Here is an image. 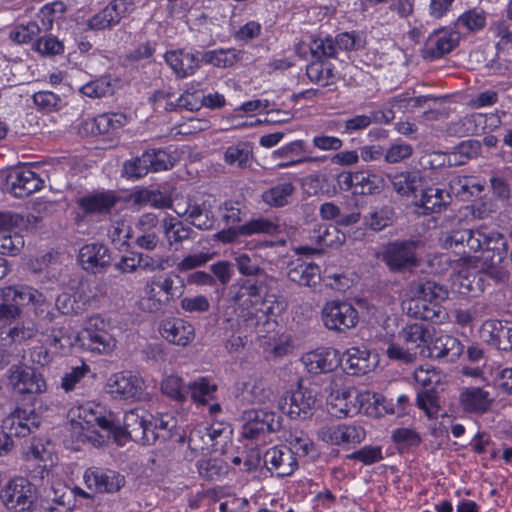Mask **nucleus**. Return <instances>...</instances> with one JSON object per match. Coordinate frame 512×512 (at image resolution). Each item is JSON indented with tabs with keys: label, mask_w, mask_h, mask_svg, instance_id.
Wrapping results in <instances>:
<instances>
[{
	"label": "nucleus",
	"mask_w": 512,
	"mask_h": 512,
	"mask_svg": "<svg viewBox=\"0 0 512 512\" xmlns=\"http://www.w3.org/2000/svg\"><path fill=\"white\" fill-rule=\"evenodd\" d=\"M68 415L70 433L77 442L102 446L110 437L120 444L126 437L135 441L150 442L151 414L144 409L137 408L125 413L123 427L118 426L111 415H101L90 405L74 407Z\"/></svg>",
	"instance_id": "f257e3e1"
},
{
	"label": "nucleus",
	"mask_w": 512,
	"mask_h": 512,
	"mask_svg": "<svg viewBox=\"0 0 512 512\" xmlns=\"http://www.w3.org/2000/svg\"><path fill=\"white\" fill-rule=\"evenodd\" d=\"M111 321L100 314L87 317L71 345L97 355H110L118 346Z\"/></svg>",
	"instance_id": "f03ea898"
},
{
	"label": "nucleus",
	"mask_w": 512,
	"mask_h": 512,
	"mask_svg": "<svg viewBox=\"0 0 512 512\" xmlns=\"http://www.w3.org/2000/svg\"><path fill=\"white\" fill-rule=\"evenodd\" d=\"M441 244L446 249H452L459 245H464L474 251L480 250H506V242L503 236L494 231L486 229L478 230H455L445 233L441 237Z\"/></svg>",
	"instance_id": "7ed1b4c3"
},
{
	"label": "nucleus",
	"mask_w": 512,
	"mask_h": 512,
	"mask_svg": "<svg viewBox=\"0 0 512 512\" xmlns=\"http://www.w3.org/2000/svg\"><path fill=\"white\" fill-rule=\"evenodd\" d=\"M341 376L334 377L330 384V393L327 397V404L330 412L337 418H345L356 414L359 411L357 401L369 400L370 392L355 393L350 385H344Z\"/></svg>",
	"instance_id": "20e7f679"
},
{
	"label": "nucleus",
	"mask_w": 512,
	"mask_h": 512,
	"mask_svg": "<svg viewBox=\"0 0 512 512\" xmlns=\"http://www.w3.org/2000/svg\"><path fill=\"white\" fill-rule=\"evenodd\" d=\"M231 429L224 423L200 424L189 435V445L196 452L223 451L230 440Z\"/></svg>",
	"instance_id": "39448f33"
},
{
	"label": "nucleus",
	"mask_w": 512,
	"mask_h": 512,
	"mask_svg": "<svg viewBox=\"0 0 512 512\" xmlns=\"http://www.w3.org/2000/svg\"><path fill=\"white\" fill-rule=\"evenodd\" d=\"M321 320L328 330L344 333L357 325L359 315L351 303L330 300L321 309Z\"/></svg>",
	"instance_id": "423d86ee"
},
{
	"label": "nucleus",
	"mask_w": 512,
	"mask_h": 512,
	"mask_svg": "<svg viewBox=\"0 0 512 512\" xmlns=\"http://www.w3.org/2000/svg\"><path fill=\"white\" fill-rule=\"evenodd\" d=\"M279 409L292 419H305L320 406L317 392L299 385L289 395L279 401Z\"/></svg>",
	"instance_id": "0eeeda50"
},
{
	"label": "nucleus",
	"mask_w": 512,
	"mask_h": 512,
	"mask_svg": "<svg viewBox=\"0 0 512 512\" xmlns=\"http://www.w3.org/2000/svg\"><path fill=\"white\" fill-rule=\"evenodd\" d=\"M7 378L13 391L21 395H41L48 389L44 375L27 365L11 366Z\"/></svg>",
	"instance_id": "6e6552de"
},
{
	"label": "nucleus",
	"mask_w": 512,
	"mask_h": 512,
	"mask_svg": "<svg viewBox=\"0 0 512 512\" xmlns=\"http://www.w3.org/2000/svg\"><path fill=\"white\" fill-rule=\"evenodd\" d=\"M108 392L115 399L143 400L147 393L145 380L131 371H122L111 375L107 383Z\"/></svg>",
	"instance_id": "1a4fd4ad"
},
{
	"label": "nucleus",
	"mask_w": 512,
	"mask_h": 512,
	"mask_svg": "<svg viewBox=\"0 0 512 512\" xmlns=\"http://www.w3.org/2000/svg\"><path fill=\"white\" fill-rule=\"evenodd\" d=\"M0 498L4 506L16 512L29 510L35 502V490L24 477H15L3 487Z\"/></svg>",
	"instance_id": "9d476101"
},
{
	"label": "nucleus",
	"mask_w": 512,
	"mask_h": 512,
	"mask_svg": "<svg viewBox=\"0 0 512 512\" xmlns=\"http://www.w3.org/2000/svg\"><path fill=\"white\" fill-rule=\"evenodd\" d=\"M242 434L245 438H256L260 434L277 431L281 426L280 416L267 408L244 411Z\"/></svg>",
	"instance_id": "9b49d317"
},
{
	"label": "nucleus",
	"mask_w": 512,
	"mask_h": 512,
	"mask_svg": "<svg viewBox=\"0 0 512 512\" xmlns=\"http://www.w3.org/2000/svg\"><path fill=\"white\" fill-rule=\"evenodd\" d=\"M318 438L331 445H356L364 441L366 432L356 424L325 425L317 432Z\"/></svg>",
	"instance_id": "f8f14e48"
},
{
	"label": "nucleus",
	"mask_w": 512,
	"mask_h": 512,
	"mask_svg": "<svg viewBox=\"0 0 512 512\" xmlns=\"http://www.w3.org/2000/svg\"><path fill=\"white\" fill-rule=\"evenodd\" d=\"M401 306L408 316L416 319L441 322L445 318L440 305H431L421 295L410 294V284L402 292Z\"/></svg>",
	"instance_id": "ddd939ff"
},
{
	"label": "nucleus",
	"mask_w": 512,
	"mask_h": 512,
	"mask_svg": "<svg viewBox=\"0 0 512 512\" xmlns=\"http://www.w3.org/2000/svg\"><path fill=\"white\" fill-rule=\"evenodd\" d=\"M305 369L318 375L334 371L341 364L340 352L331 347H320L305 353L301 357Z\"/></svg>",
	"instance_id": "4468645a"
},
{
	"label": "nucleus",
	"mask_w": 512,
	"mask_h": 512,
	"mask_svg": "<svg viewBox=\"0 0 512 512\" xmlns=\"http://www.w3.org/2000/svg\"><path fill=\"white\" fill-rule=\"evenodd\" d=\"M134 10L131 0H113L88 20L89 28L102 30L117 25Z\"/></svg>",
	"instance_id": "2eb2a0df"
},
{
	"label": "nucleus",
	"mask_w": 512,
	"mask_h": 512,
	"mask_svg": "<svg viewBox=\"0 0 512 512\" xmlns=\"http://www.w3.org/2000/svg\"><path fill=\"white\" fill-rule=\"evenodd\" d=\"M341 364L350 375H364L378 365V357L365 348L350 347L341 356Z\"/></svg>",
	"instance_id": "dca6fc26"
},
{
	"label": "nucleus",
	"mask_w": 512,
	"mask_h": 512,
	"mask_svg": "<svg viewBox=\"0 0 512 512\" xmlns=\"http://www.w3.org/2000/svg\"><path fill=\"white\" fill-rule=\"evenodd\" d=\"M158 330L162 338L177 346L185 347L195 338L193 325L181 318L168 317L163 319Z\"/></svg>",
	"instance_id": "f3484780"
},
{
	"label": "nucleus",
	"mask_w": 512,
	"mask_h": 512,
	"mask_svg": "<svg viewBox=\"0 0 512 512\" xmlns=\"http://www.w3.org/2000/svg\"><path fill=\"white\" fill-rule=\"evenodd\" d=\"M8 183L16 197H26L42 189L43 179L29 167H20L9 173Z\"/></svg>",
	"instance_id": "a211bd4d"
},
{
	"label": "nucleus",
	"mask_w": 512,
	"mask_h": 512,
	"mask_svg": "<svg viewBox=\"0 0 512 512\" xmlns=\"http://www.w3.org/2000/svg\"><path fill=\"white\" fill-rule=\"evenodd\" d=\"M416 249L415 242L392 243L386 248L383 259L391 270L399 271L416 265Z\"/></svg>",
	"instance_id": "6ab92c4d"
},
{
	"label": "nucleus",
	"mask_w": 512,
	"mask_h": 512,
	"mask_svg": "<svg viewBox=\"0 0 512 512\" xmlns=\"http://www.w3.org/2000/svg\"><path fill=\"white\" fill-rule=\"evenodd\" d=\"M432 336L428 344L426 356L443 358L448 357L451 361L457 359L462 353L464 346L455 337L431 329Z\"/></svg>",
	"instance_id": "aec40b11"
},
{
	"label": "nucleus",
	"mask_w": 512,
	"mask_h": 512,
	"mask_svg": "<svg viewBox=\"0 0 512 512\" xmlns=\"http://www.w3.org/2000/svg\"><path fill=\"white\" fill-rule=\"evenodd\" d=\"M459 32L442 29L431 34L425 44L424 54L429 59H436L450 53L459 43Z\"/></svg>",
	"instance_id": "412c9836"
},
{
	"label": "nucleus",
	"mask_w": 512,
	"mask_h": 512,
	"mask_svg": "<svg viewBox=\"0 0 512 512\" xmlns=\"http://www.w3.org/2000/svg\"><path fill=\"white\" fill-rule=\"evenodd\" d=\"M84 482L95 492H115L124 485V478L114 471H103L98 468H89L85 471Z\"/></svg>",
	"instance_id": "4be33fe9"
},
{
	"label": "nucleus",
	"mask_w": 512,
	"mask_h": 512,
	"mask_svg": "<svg viewBox=\"0 0 512 512\" xmlns=\"http://www.w3.org/2000/svg\"><path fill=\"white\" fill-rule=\"evenodd\" d=\"M40 418L32 409L17 408L3 422L6 429L18 437H25L38 428Z\"/></svg>",
	"instance_id": "5701e85b"
},
{
	"label": "nucleus",
	"mask_w": 512,
	"mask_h": 512,
	"mask_svg": "<svg viewBox=\"0 0 512 512\" xmlns=\"http://www.w3.org/2000/svg\"><path fill=\"white\" fill-rule=\"evenodd\" d=\"M264 462L270 471L281 477L291 475L297 468L294 453L286 446L268 449L264 455Z\"/></svg>",
	"instance_id": "b1692460"
},
{
	"label": "nucleus",
	"mask_w": 512,
	"mask_h": 512,
	"mask_svg": "<svg viewBox=\"0 0 512 512\" xmlns=\"http://www.w3.org/2000/svg\"><path fill=\"white\" fill-rule=\"evenodd\" d=\"M0 297L7 301H14L20 305L31 306L36 313L43 311L47 300L42 292L30 286L22 287H5L0 290Z\"/></svg>",
	"instance_id": "393cba45"
},
{
	"label": "nucleus",
	"mask_w": 512,
	"mask_h": 512,
	"mask_svg": "<svg viewBox=\"0 0 512 512\" xmlns=\"http://www.w3.org/2000/svg\"><path fill=\"white\" fill-rule=\"evenodd\" d=\"M432 331L421 323L406 325L398 334L399 340L417 355L426 356Z\"/></svg>",
	"instance_id": "a878e982"
},
{
	"label": "nucleus",
	"mask_w": 512,
	"mask_h": 512,
	"mask_svg": "<svg viewBox=\"0 0 512 512\" xmlns=\"http://www.w3.org/2000/svg\"><path fill=\"white\" fill-rule=\"evenodd\" d=\"M78 260L84 270L95 273L109 265V250L103 244H86L79 250Z\"/></svg>",
	"instance_id": "bb28decb"
},
{
	"label": "nucleus",
	"mask_w": 512,
	"mask_h": 512,
	"mask_svg": "<svg viewBox=\"0 0 512 512\" xmlns=\"http://www.w3.org/2000/svg\"><path fill=\"white\" fill-rule=\"evenodd\" d=\"M164 58L166 63L179 78L193 75L200 66V60L196 55L185 49L168 51L164 55Z\"/></svg>",
	"instance_id": "cd10ccee"
},
{
	"label": "nucleus",
	"mask_w": 512,
	"mask_h": 512,
	"mask_svg": "<svg viewBox=\"0 0 512 512\" xmlns=\"http://www.w3.org/2000/svg\"><path fill=\"white\" fill-rule=\"evenodd\" d=\"M159 219L154 213H145L141 215L135 228L138 232L136 237V244L138 247L145 250H154L159 243V236L156 233L158 229Z\"/></svg>",
	"instance_id": "c85d7f7f"
},
{
	"label": "nucleus",
	"mask_w": 512,
	"mask_h": 512,
	"mask_svg": "<svg viewBox=\"0 0 512 512\" xmlns=\"http://www.w3.org/2000/svg\"><path fill=\"white\" fill-rule=\"evenodd\" d=\"M305 151L306 143L304 140L299 139L274 150L270 157L276 162V168H288L311 161L313 158L310 157L295 158Z\"/></svg>",
	"instance_id": "c756f323"
},
{
	"label": "nucleus",
	"mask_w": 512,
	"mask_h": 512,
	"mask_svg": "<svg viewBox=\"0 0 512 512\" xmlns=\"http://www.w3.org/2000/svg\"><path fill=\"white\" fill-rule=\"evenodd\" d=\"M287 276L290 281L305 287L315 288L321 281V272L313 262H297L289 269Z\"/></svg>",
	"instance_id": "7c9ffc66"
},
{
	"label": "nucleus",
	"mask_w": 512,
	"mask_h": 512,
	"mask_svg": "<svg viewBox=\"0 0 512 512\" xmlns=\"http://www.w3.org/2000/svg\"><path fill=\"white\" fill-rule=\"evenodd\" d=\"M37 327L32 321H22L9 328H0V344L3 346L21 345L37 334Z\"/></svg>",
	"instance_id": "2f4dec72"
},
{
	"label": "nucleus",
	"mask_w": 512,
	"mask_h": 512,
	"mask_svg": "<svg viewBox=\"0 0 512 512\" xmlns=\"http://www.w3.org/2000/svg\"><path fill=\"white\" fill-rule=\"evenodd\" d=\"M410 284V294L421 295L431 305H439L448 299L449 291L443 285L431 280L412 281Z\"/></svg>",
	"instance_id": "473e14b6"
},
{
	"label": "nucleus",
	"mask_w": 512,
	"mask_h": 512,
	"mask_svg": "<svg viewBox=\"0 0 512 512\" xmlns=\"http://www.w3.org/2000/svg\"><path fill=\"white\" fill-rule=\"evenodd\" d=\"M116 201L112 191H102L79 198L77 204L87 213H102L109 211Z\"/></svg>",
	"instance_id": "72a5a7b5"
},
{
	"label": "nucleus",
	"mask_w": 512,
	"mask_h": 512,
	"mask_svg": "<svg viewBox=\"0 0 512 512\" xmlns=\"http://www.w3.org/2000/svg\"><path fill=\"white\" fill-rule=\"evenodd\" d=\"M451 195L443 189L430 187L423 190L420 199L416 205L423 208L425 213L440 212L445 206L449 204Z\"/></svg>",
	"instance_id": "f704fd0d"
},
{
	"label": "nucleus",
	"mask_w": 512,
	"mask_h": 512,
	"mask_svg": "<svg viewBox=\"0 0 512 512\" xmlns=\"http://www.w3.org/2000/svg\"><path fill=\"white\" fill-rule=\"evenodd\" d=\"M311 239L322 247L339 248L345 243L346 236L335 226L320 224L313 229Z\"/></svg>",
	"instance_id": "c9c22d12"
},
{
	"label": "nucleus",
	"mask_w": 512,
	"mask_h": 512,
	"mask_svg": "<svg viewBox=\"0 0 512 512\" xmlns=\"http://www.w3.org/2000/svg\"><path fill=\"white\" fill-rule=\"evenodd\" d=\"M460 402L464 410L469 412H485L491 404L488 392L480 388H467L460 395Z\"/></svg>",
	"instance_id": "e433bc0d"
},
{
	"label": "nucleus",
	"mask_w": 512,
	"mask_h": 512,
	"mask_svg": "<svg viewBox=\"0 0 512 512\" xmlns=\"http://www.w3.org/2000/svg\"><path fill=\"white\" fill-rule=\"evenodd\" d=\"M253 148L248 142H239L226 148L224 161L231 166L246 168L251 165Z\"/></svg>",
	"instance_id": "4c0bfd02"
},
{
	"label": "nucleus",
	"mask_w": 512,
	"mask_h": 512,
	"mask_svg": "<svg viewBox=\"0 0 512 512\" xmlns=\"http://www.w3.org/2000/svg\"><path fill=\"white\" fill-rule=\"evenodd\" d=\"M187 389L188 384H185L182 377L173 373L165 375L160 383L162 394L180 403L187 400Z\"/></svg>",
	"instance_id": "58836bf2"
},
{
	"label": "nucleus",
	"mask_w": 512,
	"mask_h": 512,
	"mask_svg": "<svg viewBox=\"0 0 512 512\" xmlns=\"http://www.w3.org/2000/svg\"><path fill=\"white\" fill-rule=\"evenodd\" d=\"M217 385L206 377H200L188 384L187 394L197 404L205 405L214 398Z\"/></svg>",
	"instance_id": "ea45409f"
},
{
	"label": "nucleus",
	"mask_w": 512,
	"mask_h": 512,
	"mask_svg": "<svg viewBox=\"0 0 512 512\" xmlns=\"http://www.w3.org/2000/svg\"><path fill=\"white\" fill-rule=\"evenodd\" d=\"M295 191V187L290 182L279 183L262 194V200L271 207H283L288 204L289 198Z\"/></svg>",
	"instance_id": "a19ab883"
},
{
	"label": "nucleus",
	"mask_w": 512,
	"mask_h": 512,
	"mask_svg": "<svg viewBox=\"0 0 512 512\" xmlns=\"http://www.w3.org/2000/svg\"><path fill=\"white\" fill-rule=\"evenodd\" d=\"M245 389L249 396L248 400L253 404L268 405L275 399L274 391L269 384L262 379H256L247 383Z\"/></svg>",
	"instance_id": "79ce46f5"
},
{
	"label": "nucleus",
	"mask_w": 512,
	"mask_h": 512,
	"mask_svg": "<svg viewBox=\"0 0 512 512\" xmlns=\"http://www.w3.org/2000/svg\"><path fill=\"white\" fill-rule=\"evenodd\" d=\"M309 80L319 86L326 87L335 83L336 76L330 63L316 61L307 66Z\"/></svg>",
	"instance_id": "37998d69"
},
{
	"label": "nucleus",
	"mask_w": 512,
	"mask_h": 512,
	"mask_svg": "<svg viewBox=\"0 0 512 512\" xmlns=\"http://www.w3.org/2000/svg\"><path fill=\"white\" fill-rule=\"evenodd\" d=\"M166 304V301L161 298L160 291L154 283L148 280L142 290V295L139 300V306L143 311L158 312Z\"/></svg>",
	"instance_id": "c03bdc74"
},
{
	"label": "nucleus",
	"mask_w": 512,
	"mask_h": 512,
	"mask_svg": "<svg viewBox=\"0 0 512 512\" xmlns=\"http://www.w3.org/2000/svg\"><path fill=\"white\" fill-rule=\"evenodd\" d=\"M239 60L235 49H216L206 51L202 55V61L218 68H226L234 65Z\"/></svg>",
	"instance_id": "a18cd8bd"
},
{
	"label": "nucleus",
	"mask_w": 512,
	"mask_h": 512,
	"mask_svg": "<svg viewBox=\"0 0 512 512\" xmlns=\"http://www.w3.org/2000/svg\"><path fill=\"white\" fill-rule=\"evenodd\" d=\"M97 117L101 135L116 136L128 122L123 113H105Z\"/></svg>",
	"instance_id": "49530a36"
},
{
	"label": "nucleus",
	"mask_w": 512,
	"mask_h": 512,
	"mask_svg": "<svg viewBox=\"0 0 512 512\" xmlns=\"http://www.w3.org/2000/svg\"><path fill=\"white\" fill-rule=\"evenodd\" d=\"M414 380L425 390H435L443 381V374L431 365H424L414 372Z\"/></svg>",
	"instance_id": "de8ad7c7"
},
{
	"label": "nucleus",
	"mask_w": 512,
	"mask_h": 512,
	"mask_svg": "<svg viewBox=\"0 0 512 512\" xmlns=\"http://www.w3.org/2000/svg\"><path fill=\"white\" fill-rule=\"evenodd\" d=\"M240 231L245 236L254 234L276 235L279 232V226L272 219L260 217L241 225Z\"/></svg>",
	"instance_id": "09e8293b"
},
{
	"label": "nucleus",
	"mask_w": 512,
	"mask_h": 512,
	"mask_svg": "<svg viewBox=\"0 0 512 512\" xmlns=\"http://www.w3.org/2000/svg\"><path fill=\"white\" fill-rule=\"evenodd\" d=\"M143 162L148 163L150 172L168 170L175 165V159L165 150H148L144 152Z\"/></svg>",
	"instance_id": "8fccbe9b"
},
{
	"label": "nucleus",
	"mask_w": 512,
	"mask_h": 512,
	"mask_svg": "<svg viewBox=\"0 0 512 512\" xmlns=\"http://www.w3.org/2000/svg\"><path fill=\"white\" fill-rule=\"evenodd\" d=\"M383 183L384 181L379 175L357 171L354 193L366 195L379 192L383 187Z\"/></svg>",
	"instance_id": "3c124183"
},
{
	"label": "nucleus",
	"mask_w": 512,
	"mask_h": 512,
	"mask_svg": "<svg viewBox=\"0 0 512 512\" xmlns=\"http://www.w3.org/2000/svg\"><path fill=\"white\" fill-rule=\"evenodd\" d=\"M234 300L246 308L263 304V297L259 292V288L255 283L250 281H246L242 284Z\"/></svg>",
	"instance_id": "603ef678"
},
{
	"label": "nucleus",
	"mask_w": 512,
	"mask_h": 512,
	"mask_svg": "<svg viewBox=\"0 0 512 512\" xmlns=\"http://www.w3.org/2000/svg\"><path fill=\"white\" fill-rule=\"evenodd\" d=\"M25 455L28 460L42 462L50 461L53 463V446L49 441L33 439L27 448Z\"/></svg>",
	"instance_id": "864d4df0"
},
{
	"label": "nucleus",
	"mask_w": 512,
	"mask_h": 512,
	"mask_svg": "<svg viewBox=\"0 0 512 512\" xmlns=\"http://www.w3.org/2000/svg\"><path fill=\"white\" fill-rule=\"evenodd\" d=\"M481 145L478 141L468 140L462 142L449 157V162L453 164H464L468 160L475 158L479 155Z\"/></svg>",
	"instance_id": "5fc2aeb1"
},
{
	"label": "nucleus",
	"mask_w": 512,
	"mask_h": 512,
	"mask_svg": "<svg viewBox=\"0 0 512 512\" xmlns=\"http://www.w3.org/2000/svg\"><path fill=\"white\" fill-rule=\"evenodd\" d=\"M394 213L389 207H380L372 210L366 217V225L374 230L380 231L393 222Z\"/></svg>",
	"instance_id": "6e6d98bb"
},
{
	"label": "nucleus",
	"mask_w": 512,
	"mask_h": 512,
	"mask_svg": "<svg viewBox=\"0 0 512 512\" xmlns=\"http://www.w3.org/2000/svg\"><path fill=\"white\" fill-rule=\"evenodd\" d=\"M485 16L477 11L471 10L460 15L456 21L457 32H472L483 28Z\"/></svg>",
	"instance_id": "4d7b16f0"
},
{
	"label": "nucleus",
	"mask_w": 512,
	"mask_h": 512,
	"mask_svg": "<svg viewBox=\"0 0 512 512\" xmlns=\"http://www.w3.org/2000/svg\"><path fill=\"white\" fill-rule=\"evenodd\" d=\"M450 192L455 196L465 199L468 195H472L474 190L481 192L483 187L478 183H474L473 179L468 176L453 177L449 183Z\"/></svg>",
	"instance_id": "13d9d810"
},
{
	"label": "nucleus",
	"mask_w": 512,
	"mask_h": 512,
	"mask_svg": "<svg viewBox=\"0 0 512 512\" xmlns=\"http://www.w3.org/2000/svg\"><path fill=\"white\" fill-rule=\"evenodd\" d=\"M504 327L505 325L499 320H486L479 330L480 338L489 345L497 348V345L500 344L499 342L502 338Z\"/></svg>",
	"instance_id": "bf43d9fd"
},
{
	"label": "nucleus",
	"mask_w": 512,
	"mask_h": 512,
	"mask_svg": "<svg viewBox=\"0 0 512 512\" xmlns=\"http://www.w3.org/2000/svg\"><path fill=\"white\" fill-rule=\"evenodd\" d=\"M420 184V177L414 173L402 172L392 178L395 191L402 195L413 193Z\"/></svg>",
	"instance_id": "052dcab7"
},
{
	"label": "nucleus",
	"mask_w": 512,
	"mask_h": 512,
	"mask_svg": "<svg viewBox=\"0 0 512 512\" xmlns=\"http://www.w3.org/2000/svg\"><path fill=\"white\" fill-rule=\"evenodd\" d=\"M108 237L118 248L127 245L129 239L132 237L130 224L124 219L113 222L108 231Z\"/></svg>",
	"instance_id": "680f3d73"
},
{
	"label": "nucleus",
	"mask_w": 512,
	"mask_h": 512,
	"mask_svg": "<svg viewBox=\"0 0 512 512\" xmlns=\"http://www.w3.org/2000/svg\"><path fill=\"white\" fill-rule=\"evenodd\" d=\"M34 49L43 56H53L63 53V43L53 35H45L36 40Z\"/></svg>",
	"instance_id": "e2e57ef3"
},
{
	"label": "nucleus",
	"mask_w": 512,
	"mask_h": 512,
	"mask_svg": "<svg viewBox=\"0 0 512 512\" xmlns=\"http://www.w3.org/2000/svg\"><path fill=\"white\" fill-rule=\"evenodd\" d=\"M23 247L24 239L15 229L0 235V254L13 256L18 254Z\"/></svg>",
	"instance_id": "0e129e2a"
},
{
	"label": "nucleus",
	"mask_w": 512,
	"mask_h": 512,
	"mask_svg": "<svg viewBox=\"0 0 512 512\" xmlns=\"http://www.w3.org/2000/svg\"><path fill=\"white\" fill-rule=\"evenodd\" d=\"M151 281L158 288V290L165 294L166 303L170 300L178 298L182 294V290L175 286L174 278L167 274L165 276H154Z\"/></svg>",
	"instance_id": "69168bd1"
},
{
	"label": "nucleus",
	"mask_w": 512,
	"mask_h": 512,
	"mask_svg": "<svg viewBox=\"0 0 512 512\" xmlns=\"http://www.w3.org/2000/svg\"><path fill=\"white\" fill-rule=\"evenodd\" d=\"M144 153L140 157L127 160L123 164V175L128 179H139L150 172L148 163H144Z\"/></svg>",
	"instance_id": "338daca9"
},
{
	"label": "nucleus",
	"mask_w": 512,
	"mask_h": 512,
	"mask_svg": "<svg viewBox=\"0 0 512 512\" xmlns=\"http://www.w3.org/2000/svg\"><path fill=\"white\" fill-rule=\"evenodd\" d=\"M80 92L90 98H100L111 92V84L106 78L96 79L83 85Z\"/></svg>",
	"instance_id": "774afa93"
}]
</instances>
